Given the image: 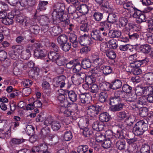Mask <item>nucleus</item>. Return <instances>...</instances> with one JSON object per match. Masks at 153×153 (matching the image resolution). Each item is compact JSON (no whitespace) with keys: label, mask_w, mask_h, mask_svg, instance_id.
<instances>
[{"label":"nucleus","mask_w":153,"mask_h":153,"mask_svg":"<svg viewBox=\"0 0 153 153\" xmlns=\"http://www.w3.org/2000/svg\"><path fill=\"white\" fill-rule=\"evenodd\" d=\"M34 55L35 57L41 59L45 56V54L43 50L36 48L34 51Z\"/></svg>","instance_id":"obj_31"},{"label":"nucleus","mask_w":153,"mask_h":153,"mask_svg":"<svg viewBox=\"0 0 153 153\" xmlns=\"http://www.w3.org/2000/svg\"><path fill=\"white\" fill-rule=\"evenodd\" d=\"M39 69L37 68H34L30 70L28 73V75L30 77L35 79L36 76H37L39 75Z\"/></svg>","instance_id":"obj_16"},{"label":"nucleus","mask_w":153,"mask_h":153,"mask_svg":"<svg viewBox=\"0 0 153 153\" xmlns=\"http://www.w3.org/2000/svg\"><path fill=\"white\" fill-rule=\"evenodd\" d=\"M98 76L97 74L95 72L92 73L91 75L87 76L86 77L85 82L88 84L91 85L95 81V77Z\"/></svg>","instance_id":"obj_12"},{"label":"nucleus","mask_w":153,"mask_h":153,"mask_svg":"<svg viewBox=\"0 0 153 153\" xmlns=\"http://www.w3.org/2000/svg\"><path fill=\"white\" fill-rule=\"evenodd\" d=\"M150 147L146 144H144L142 146L140 149V153H150Z\"/></svg>","instance_id":"obj_50"},{"label":"nucleus","mask_w":153,"mask_h":153,"mask_svg":"<svg viewBox=\"0 0 153 153\" xmlns=\"http://www.w3.org/2000/svg\"><path fill=\"white\" fill-rule=\"evenodd\" d=\"M108 94L106 91L101 92L99 94V101L101 103H104L107 101Z\"/></svg>","instance_id":"obj_25"},{"label":"nucleus","mask_w":153,"mask_h":153,"mask_svg":"<svg viewBox=\"0 0 153 153\" xmlns=\"http://www.w3.org/2000/svg\"><path fill=\"white\" fill-rule=\"evenodd\" d=\"M100 89L102 91H108L109 89H111L110 83L108 82H103L99 85Z\"/></svg>","instance_id":"obj_27"},{"label":"nucleus","mask_w":153,"mask_h":153,"mask_svg":"<svg viewBox=\"0 0 153 153\" xmlns=\"http://www.w3.org/2000/svg\"><path fill=\"white\" fill-rule=\"evenodd\" d=\"M89 39L88 37L81 36L79 38L78 42L79 45L85 46L86 45L90 44Z\"/></svg>","instance_id":"obj_14"},{"label":"nucleus","mask_w":153,"mask_h":153,"mask_svg":"<svg viewBox=\"0 0 153 153\" xmlns=\"http://www.w3.org/2000/svg\"><path fill=\"white\" fill-rule=\"evenodd\" d=\"M29 30L31 34L37 35L40 31V27L37 25H31L30 27Z\"/></svg>","instance_id":"obj_24"},{"label":"nucleus","mask_w":153,"mask_h":153,"mask_svg":"<svg viewBox=\"0 0 153 153\" xmlns=\"http://www.w3.org/2000/svg\"><path fill=\"white\" fill-rule=\"evenodd\" d=\"M146 39L147 42L150 44L153 43V33L148 32L146 33Z\"/></svg>","instance_id":"obj_52"},{"label":"nucleus","mask_w":153,"mask_h":153,"mask_svg":"<svg viewBox=\"0 0 153 153\" xmlns=\"http://www.w3.org/2000/svg\"><path fill=\"white\" fill-rule=\"evenodd\" d=\"M115 144L116 148L120 150H124L126 148V143L125 141L119 140L116 142Z\"/></svg>","instance_id":"obj_36"},{"label":"nucleus","mask_w":153,"mask_h":153,"mask_svg":"<svg viewBox=\"0 0 153 153\" xmlns=\"http://www.w3.org/2000/svg\"><path fill=\"white\" fill-rule=\"evenodd\" d=\"M79 99L80 102L82 103L85 104L87 103V98L86 97V94H81L79 95Z\"/></svg>","instance_id":"obj_58"},{"label":"nucleus","mask_w":153,"mask_h":153,"mask_svg":"<svg viewBox=\"0 0 153 153\" xmlns=\"http://www.w3.org/2000/svg\"><path fill=\"white\" fill-rule=\"evenodd\" d=\"M100 69L105 75H107L112 72V68L109 66L103 65L101 67Z\"/></svg>","instance_id":"obj_28"},{"label":"nucleus","mask_w":153,"mask_h":153,"mask_svg":"<svg viewBox=\"0 0 153 153\" xmlns=\"http://www.w3.org/2000/svg\"><path fill=\"white\" fill-rule=\"evenodd\" d=\"M102 106L97 105H94L87 107V109L88 114L91 117H95L101 112Z\"/></svg>","instance_id":"obj_2"},{"label":"nucleus","mask_w":153,"mask_h":153,"mask_svg":"<svg viewBox=\"0 0 153 153\" xmlns=\"http://www.w3.org/2000/svg\"><path fill=\"white\" fill-rule=\"evenodd\" d=\"M82 67L84 69L90 68L91 66V62L88 59H84L82 62Z\"/></svg>","instance_id":"obj_40"},{"label":"nucleus","mask_w":153,"mask_h":153,"mask_svg":"<svg viewBox=\"0 0 153 153\" xmlns=\"http://www.w3.org/2000/svg\"><path fill=\"white\" fill-rule=\"evenodd\" d=\"M120 103H122L121 100H120V99L114 96L110 99L109 104L111 105H118Z\"/></svg>","instance_id":"obj_46"},{"label":"nucleus","mask_w":153,"mask_h":153,"mask_svg":"<svg viewBox=\"0 0 153 153\" xmlns=\"http://www.w3.org/2000/svg\"><path fill=\"white\" fill-rule=\"evenodd\" d=\"M76 6H71L68 8V11L69 14L73 15V17L75 18H76L78 17V15L76 13Z\"/></svg>","instance_id":"obj_34"},{"label":"nucleus","mask_w":153,"mask_h":153,"mask_svg":"<svg viewBox=\"0 0 153 153\" xmlns=\"http://www.w3.org/2000/svg\"><path fill=\"white\" fill-rule=\"evenodd\" d=\"M111 107V110L113 112H116L121 110L123 108L124 104L123 103H120L118 105H113Z\"/></svg>","instance_id":"obj_29"},{"label":"nucleus","mask_w":153,"mask_h":153,"mask_svg":"<svg viewBox=\"0 0 153 153\" xmlns=\"http://www.w3.org/2000/svg\"><path fill=\"white\" fill-rule=\"evenodd\" d=\"M68 98L70 100L73 102H75L76 101L78 97L77 94L73 91H71L68 92Z\"/></svg>","instance_id":"obj_33"},{"label":"nucleus","mask_w":153,"mask_h":153,"mask_svg":"<svg viewBox=\"0 0 153 153\" xmlns=\"http://www.w3.org/2000/svg\"><path fill=\"white\" fill-rule=\"evenodd\" d=\"M71 44L67 42L60 45L61 49L64 51H68L71 48Z\"/></svg>","instance_id":"obj_49"},{"label":"nucleus","mask_w":153,"mask_h":153,"mask_svg":"<svg viewBox=\"0 0 153 153\" xmlns=\"http://www.w3.org/2000/svg\"><path fill=\"white\" fill-rule=\"evenodd\" d=\"M102 9L106 12H109L111 11V8L109 5V3L106 1L101 6Z\"/></svg>","instance_id":"obj_59"},{"label":"nucleus","mask_w":153,"mask_h":153,"mask_svg":"<svg viewBox=\"0 0 153 153\" xmlns=\"http://www.w3.org/2000/svg\"><path fill=\"white\" fill-rule=\"evenodd\" d=\"M109 48L108 47L107 43L105 42H102L100 45V50L101 51L105 52L106 53L109 50Z\"/></svg>","instance_id":"obj_53"},{"label":"nucleus","mask_w":153,"mask_h":153,"mask_svg":"<svg viewBox=\"0 0 153 153\" xmlns=\"http://www.w3.org/2000/svg\"><path fill=\"white\" fill-rule=\"evenodd\" d=\"M16 42L22 45L28 43V41L26 39V37L19 36L16 39Z\"/></svg>","instance_id":"obj_30"},{"label":"nucleus","mask_w":153,"mask_h":153,"mask_svg":"<svg viewBox=\"0 0 153 153\" xmlns=\"http://www.w3.org/2000/svg\"><path fill=\"white\" fill-rule=\"evenodd\" d=\"M137 99V95L136 94L133 93L128 95V97L126 98V100L129 104L133 103H134Z\"/></svg>","instance_id":"obj_15"},{"label":"nucleus","mask_w":153,"mask_h":153,"mask_svg":"<svg viewBox=\"0 0 153 153\" xmlns=\"http://www.w3.org/2000/svg\"><path fill=\"white\" fill-rule=\"evenodd\" d=\"M134 25L132 23H129L127 24L123 29V31L128 32H131L132 29L134 28Z\"/></svg>","instance_id":"obj_55"},{"label":"nucleus","mask_w":153,"mask_h":153,"mask_svg":"<svg viewBox=\"0 0 153 153\" xmlns=\"http://www.w3.org/2000/svg\"><path fill=\"white\" fill-rule=\"evenodd\" d=\"M62 32V29L58 26L50 28L49 32L53 36H56L60 34Z\"/></svg>","instance_id":"obj_8"},{"label":"nucleus","mask_w":153,"mask_h":153,"mask_svg":"<svg viewBox=\"0 0 153 153\" xmlns=\"http://www.w3.org/2000/svg\"><path fill=\"white\" fill-rule=\"evenodd\" d=\"M58 92L59 94L57 98L60 102L61 106L66 107L68 104V102L67 99H65L64 91L62 89H60L58 90Z\"/></svg>","instance_id":"obj_6"},{"label":"nucleus","mask_w":153,"mask_h":153,"mask_svg":"<svg viewBox=\"0 0 153 153\" xmlns=\"http://www.w3.org/2000/svg\"><path fill=\"white\" fill-rule=\"evenodd\" d=\"M111 118L110 116L106 112L101 113L99 116L100 120L102 122H108Z\"/></svg>","instance_id":"obj_10"},{"label":"nucleus","mask_w":153,"mask_h":153,"mask_svg":"<svg viewBox=\"0 0 153 153\" xmlns=\"http://www.w3.org/2000/svg\"><path fill=\"white\" fill-rule=\"evenodd\" d=\"M88 147L87 145H83L79 146L77 149V152L79 153H85L87 151Z\"/></svg>","instance_id":"obj_47"},{"label":"nucleus","mask_w":153,"mask_h":153,"mask_svg":"<svg viewBox=\"0 0 153 153\" xmlns=\"http://www.w3.org/2000/svg\"><path fill=\"white\" fill-rule=\"evenodd\" d=\"M77 9L79 10V12L83 14H86L88 11V6L85 4H82L77 6Z\"/></svg>","instance_id":"obj_21"},{"label":"nucleus","mask_w":153,"mask_h":153,"mask_svg":"<svg viewBox=\"0 0 153 153\" xmlns=\"http://www.w3.org/2000/svg\"><path fill=\"white\" fill-rule=\"evenodd\" d=\"M66 77L64 76H59L54 79V85L55 87L62 88L65 84Z\"/></svg>","instance_id":"obj_5"},{"label":"nucleus","mask_w":153,"mask_h":153,"mask_svg":"<svg viewBox=\"0 0 153 153\" xmlns=\"http://www.w3.org/2000/svg\"><path fill=\"white\" fill-rule=\"evenodd\" d=\"M99 33V31L97 30H93L91 33V36L94 40L102 42L104 41V39L100 36Z\"/></svg>","instance_id":"obj_11"},{"label":"nucleus","mask_w":153,"mask_h":153,"mask_svg":"<svg viewBox=\"0 0 153 153\" xmlns=\"http://www.w3.org/2000/svg\"><path fill=\"white\" fill-rule=\"evenodd\" d=\"M27 134L30 136H32L34 133V128L31 125L27 126L26 128Z\"/></svg>","instance_id":"obj_48"},{"label":"nucleus","mask_w":153,"mask_h":153,"mask_svg":"<svg viewBox=\"0 0 153 153\" xmlns=\"http://www.w3.org/2000/svg\"><path fill=\"white\" fill-rule=\"evenodd\" d=\"M82 65H81L80 63H78L74 64L73 69L74 73H78L81 70Z\"/></svg>","instance_id":"obj_63"},{"label":"nucleus","mask_w":153,"mask_h":153,"mask_svg":"<svg viewBox=\"0 0 153 153\" xmlns=\"http://www.w3.org/2000/svg\"><path fill=\"white\" fill-rule=\"evenodd\" d=\"M61 126V123L57 121L54 120L51 126L52 129L54 131H57L59 130Z\"/></svg>","instance_id":"obj_39"},{"label":"nucleus","mask_w":153,"mask_h":153,"mask_svg":"<svg viewBox=\"0 0 153 153\" xmlns=\"http://www.w3.org/2000/svg\"><path fill=\"white\" fill-rule=\"evenodd\" d=\"M153 91L152 87L150 85H148L145 87H137L135 89V93L137 95L140 96L144 93L147 94Z\"/></svg>","instance_id":"obj_3"},{"label":"nucleus","mask_w":153,"mask_h":153,"mask_svg":"<svg viewBox=\"0 0 153 153\" xmlns=\"http://www.w3.org/2000/svg\"><path fill=\"white\" fill-rule=\"evenodd\" d=\"M94 19L96 21L99 22L102 20L103 18V14L100 12H95L93 16Z\"/></svg>","instance_id":"obj_41"},{"label":"nucleus","mask_w":153,"mask_h":153,"mask_svg":"<svg viewBox=\"0 0 153 153\" xmlns=\"http://www.w3.org/2000/svg\"><path fill=\"white\" fill-rule=\"evenodd\" d=\"M111 89L116 90L120 88L122 85V82L120 79H116L110 83Z\"/></svg>","instance_id":"obj_13"},{"label":"nucleus","mask_w":153,"mask_h":153,"mask_svg":"<svg viewBox=\"0 0 153 153\" xmlns=\"http://www.w3.org/2000/svg\"><path fill=\"white\" fill-rule=\"evenodd\" d=\"M55 61L56 64L60 66L64 65L66 64V60L65 57L59 55Z\"/></svg>","instance_id":"obj_32"},{"label":"nucleus","mask_w":153,"mask_h":153,"mask_svg":"<svg viewBox=\"0 0 153 153\" xmlns=\"http://www.w3.org/2000/svg\"><path fill=\"white\" fill-rule=\"evenodd\" d=\"M103 126L100 123V122L98 121H96L94 122L92 124V128L94 130L97 131L101 130Z\"/></svg>","instance_id":"obj_35"},{"label":"nucleus","mask_w":153,"mask_h":153,"mask_svg":"<svg viewBox=\"0 0 153 153\" xmlns=\"http://www.w3.org/2000/svg\"><path fill=\"white\" fill-rule=\"evenodd\" d=\"M25 140L22 138H13L10 141V144L12 146L19 145L24 142Z\"/></svg>","instance_id":"obj_20"},{"label":"nucleus","mask_w":153,"mask_h":153,"mask_svg":"<svg viewBox=\"0 0 153 153\" xmlns=\"http://www.w3.org/2000/svg\"><path fill=\"white\" fill-rule=\"evenodd\" d=\"M71 79L73 84L76 85H79L82 82L76 73L73 74L71 76Z\"/></svg>","instance_id":"obj_17"},{"label":"nucleus","mask_w":153,"mask_h":153,"mask_svg":"<svg viewBox=\"0 0 153 153\" xmlns=\"http://www.w3.org/2000/svg\"><path fill=\"white\" fill-rule=\"evenodd\" d=\"M30 51V49H27L22 54V58L24 59H27L31 56Z\"/></svg>","instance_id":"obj_61"},{"label":"nucleus","mask_w":153,"mask_h":153,"mask_svg":"<svg viewBox=\"0 0 153 153\" xmlns=\"http://www.w3.org/2000/svg\"><path fill=\"white\" fill-rule=\"evenodd\" d=\"M117 19V16L114 14L111 13L109 14L107 19L108 22L109 23H114L116 22Z\"/></svg>","instance_id":"obj_44"},{"label":"nucleus","mask_w":153,"mask_h":153,"mask_svg":"<svg viewBox=\"0 0 153 153\" xmlns=\"http://www.w3.org/2000/svg\"><path fill=\"white\" fill-rule=\"evenodd\" d=\"M11 48L14 52L19 54L20 53H22L23 47L19 45H14L12 46Z\"/></svg>","instance_id":"obj_51"},{"label":"nucleus","mask_w":153,"mask_h":153,"mask_svg":"<svg viewBox=\"0 0 153 153\" xmlns=\"http://www.w3.org/2000/svg\"><path fill=\"white\" fill-rule=\"evenodd\" d=\"M63 138L66 141H69L71 140L72 138V133L70 131H66L64 134Z\"/></svg>","instance_id":"obj_54"},{"label":"nucleus","mask_w":153,"mask_h":153,"mask_svg":"<svg viewBox=\"0 0 153 153\" xmlns=\"http://www.w3.org/2000/svg\"><path fill=\"white\" fill-rule=\"evenodd\" d=\"M107 56L110 59L114 60L116 57V54L115 52L112 51H108L106 53Z\"/></svg>","instance_id":"obj_64"},{"label":"nucleus","mask_w":153,"mask_h":153,"mask_svg":"<svg viewBox=\"0 0 153 153\" xmlns=\"http://www.w3.org/2000/svg\"><path fill=\"white\" fill-rule=\"evenodd\" d=\"M141 51L145 54H147L151 50V46L148 44L142 45L141 48Z\"/></svg>","instance_id":"obj_38"},{"label":"nucleus","mask_w":153,"mask_h":153,"mask_svg":"<svg viewBox=\"0 0 153 153\" xmlns=\"http://www.w3.org/2000/svg\"><path fill=\"white\" fill-rule=\"evenodd\" d=\"M68 40V36L64 34L60 35L57 38V42L59 45L67 42Z\"/></svg>","instance_id":"obj_19"},{"label":"nucleus","mask_w":153,"mask_h":153,"mask_svg":"<svg viewBox=\"0 0 153 153\" xmlns=\"http://www.w3.org/2000/svg\"><path fill=\"white\" fill-rule=\"evenodd\" d=\"M123 4V7L128 10H131L134 9V7L133 6V4L130 2H125Z\"/></svg>","instance_id":"obj_62"},{"label":"nucleus","mask_w":153,"mask_h":153,"mask_svg":"<svg viewBox=\"0 0 153 153\" xmlns=\"http://www.w3.org/2000/svg\"><path fill=\"white\" fill-rule=\"evenodd\" d=\"M145 131L142 128L138 127L136 124L133 128L132 132L133 133L137 136L142 135Z\"/></svg>","instance_id":"obj_18"},{"label":"nucleus","mask_w":153,"mask_h":153,"mask_svg":"<svg viewBox=\"0 0 153 153\" xmlns=\"http://www.w3.org/2000/svg\"><path fill=\"white\" fill-rule=\"evenodd\" d=\"M40 17L39 22L42 25L48 24L47 23L49 22V19L47 16L42 15Z\"/></svg>","instance_id":"obj_56"},{"label":"nucleus","mask_w":153,"mask_h":153,"mask_svg":"<svg viewBox=\"0 0 153 153\" xmlns=\"http://www.w3.org/2000/svg\"><path fill=\"white\" fill-rule=\"evenodd\" d=\"M15 20L17 22L24 27L29 26L30 25V20L28 18H24L22 16L17 15L16 16Z\"/></svg>","instance_id":"obj_4"},{"label":"nucleus","mask_w":153,"mask_h":153,"mask_svg":"<svg viewBox=\"0 0 153 153\" xmlns=\"http://www.w3.org/2000/svg\"><path fill=\"white\" fill-rule=\"evenodd\" d=\"M59 55V53L51 51L48 53V56L50 59L54 61L58 57Z\"/></svg>","instance_id":"obj_45"},{"label":"nucleus","mask_w":153,"mask_h":153,"mask_svg":"<svg viewBox=\"0 0 153 153\" xmlns=\"http://www.w3.org/2000/svg\"><path fill=\"white\" fill-rule=\"evenodd\" d=\"M13 66L14 67L19 68L21 71L26 70L27 68V66L25 65H24L22 61L21 60H18L16 61L14 63Z\"/></svg>","instance_id":"obj_22"},{"label":"nucleus","mask_w":153,"mask_h":153,"mask_svg":"<svg viewBox=\"0 0 153 153\" xmlns=\"http://www.w3.org/2000/svg\"><path fill=\"white\" fill-rule=\"evenodd\" d=\"M135 124L138 127H139L145 131H146L148 130V125L143 120H140L137 122Z\"/></svg>","instance_id":"obj_37"},{"label":"nucleus","mask_w":153,"mask_h":153,"mask_svg":"<svg viewBox=\"0 0 153 153\" xmlns=\"http://www.w3.org/2000/svg\"><path fill=\"white\" fill-rule=\"evenodd\" d=\"M56 8L54 9L52 13V16L53 19L60 18L63 16L65 10V5L61 3H58L56 5Z\"/></svg>","instance_id":"obj_1"},{"label":"nucleus","mask_w":153,"mask_h":153,"mask_svg":"<svg viewBox=\"0 0 153 153\" xmlns=\"http://www.w3.org/2000/svg\"><path fill=\"white\" fill-rule=\"evenodd\" d=\"M80 131L83 135L85 137H89L93 133L92 131L87 127L81 129Z\"/></svg>","instance_id":"obj_26"},{"label":"nucleus","mask_w":153,"mask_h":153,"mask_svg":"<svg viewBox=\"0 0 153 153\" xmlns=\"http://www.w3.org/2000/svg\"><path fill=\"white\" fill-rule=\"evenodd\" d=\"M100 26L108 30L110 28L111 26V24L109 22L105 21L102 22L100 23Z\"/></svg>","instance_id":"obj_60"},{"label":"nucleus","mask_w":153,"mask_h":153,"mask_svg":"<svg viewBox=\"0 0 153 153\" xmlns=\"http://www.w3.org/2000/svg\"><path fill=\"white\" fill-rule=\"evenodd\" d=\"M139 114L142 117L147 116L148 114V109L146 107L142 108L140 110Z\"/></svg>","instance_id":"obj_57"},{"label":"nucleus","mask_w":153,"mask_h":153,"mask_svg":"<svg viewBox=\"0 0 153 153\" xmlns=\"http://www.w3.org/2000/svg\"><path fill=\"white\" fill-rule=\"evenodd\" d=\"M69 39L70 42L72 43L74 48H79V44L78 42L76 35L74 33H71L70 34Z\"/></svg>","instance_id":"obj_7"},{"label":"nucleus","mask_w":153,"mask_h":153,"mask_svg":"<svg viewBox=\"0 0 153 153\" xmlns=\"http://www.w3.org/2000/svg\"><path fill=\"white\" fill-rule=\"evenodd\" d=\"M48 4V2L45 1H41L39 2L38 5L39 8L37 9L36 12H39L41 10H45L46 9L45 6Z\"/></svg>","instance_id":"obj_42"},{"label":"nucleus","mask_w":153,"mask_h":153,"mask_svg":"<svg viewBox=\"0 0 153 153\" xmlns=\"http://www.w3.org/2000/svg\"><path fill=\"white\" fill-rule=\"evenodd\" d=\"M125 92L121 90L117 91L114 93V96L120 99V100L121 99L125 98Z\"/></svg>","instance_id":"obj_43"},{"label":"nucleus","mask_w":153,"mask_h":153,"mask_svg":"<svg viewBox=\"0 0 153 153\" xmlns=\"http://www.w3.org/2000/svg\"><path fill=\"white\" fill-rule=\"evenodd\" d=\"M144 77L145 80L149 85L153 84V73H147L145 75Z\"/></svg>","instance_id":"obj_23"},{"label":"nucleus","mask_w":153,"mask_h":153,"mask_svg":"<svg viewBox=\"0 0 153 153\" xmlns=\"http://www.w3.org/2000/svg\"><path fill=\"white\" fill-rule=\"evenodd\" d=\"M14 18L13 15L8 16L1 21L2 23L6 25H11L13 24V19Z\"/></svg>","instance_id":"obj_9"}]
</instances>
